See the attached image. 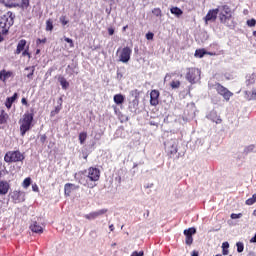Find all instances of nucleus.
<instances>
[{
    "label": "nucleus",
    "instance_id": "1",
    "mask_svg": "<svg viewBox=\"0 0 256 256\" xmlns=\"http://www.w3.org/2000/svg\"><path fill=\"white\" fill-rule=\"evenodd\" d=\"M35 117V109H31L30 112H26L22 119L19 120L20 124V135L21 137H25L27 131L31 129V125H33V118Z\"/></svg>",
    "mask_w": 256,
    "mask_h": 256
},
{
    "label": "nucleus",
    "instance_id": "2",
    "mask_svg": "<svg viewBox=\"0 0 256 256\" xmlns=\"http://www.w3.org/2000/svg\"><path fill=\"white\" fill-rule=\"evenodd\" d=\"M15 23V14L8 11L6 14L0 17V29L2 30V35H9V30L13 27Z\"/></svg>",
    "mask_w": 256,
    "mask_h": 256
},
{
    "label": "nucleus",
    "instance_id": "3",
    "mask_svg": "<svg viewBox=\"0 0 256 256\" xmlns=\"http://www.w3.org/2000/svg\"><path fill=\"white\" fill-rule=\"evenodd\" d=\"M5 163H19L25 161V154L19 150L8 151L4 156Z\"/></svg>",
    "mask_w": 256,
    "mask_h": 256
},
{
    "label": "nucleus",
    "instance_id": "4",
    "mask_svg": "<svg viewBox=\"0 0 256 256\" xmlns=\"http://www.w3.org/2000/svg\"><path fill=\"white\" fill-rule=\"evenodd\" d=\"M179 140L172 138L165 143V151L168 157L171 159L177 155L179 151Z\"/></svg>",
    "mask_w": 256,
    "mask_h": 256
},
{
    "label": "nucleus",
    "instance_id": "5",
    "mask_svg": "<svg viewBox=\"0 0 256 256\" xmlns=\"http://www.w3.org/2000/svg\"><path fill=\"white\" fill-rule=\"evenodd\" d=\"M186 71V80L191 83V85H195V83L201 80V70H199V68L190 67L187 68Z\"/></svg>",
    "mask_w": 256,
    "mask_h": 256
},
{
    "label": "nucleus",
    "instance_id": "6",
    "mask_svg": "<svg viewBox=\"0 0 256 256\" xmlns=\"http://www.w3.org/2000/svg\"><path fill=\"white\" fill-rule=\"evenodd\" d=\"M232 17L233 14L231 12V8H229L227 5L222 6L221 12L219 14L220 23H223V25H227L229 27V21H231Z\"/></svg>",
    "mask_w": 256,
    "mask_h": 256
},
{
    "label": "nucleus",
    "instance_id": "7",
    "mask_svg": "<svg viewBox=\"0 0 256 256\" xmlns=\"http://www.w3.org/2000/svg\"><path fill=\"white\" fill-rule=\"evenodd\" d=\"M214 89L216 90L218 95H221V97H223L225 101H230L231 97H233V92H231L225 86L221 85V83H216L214 85Z\"/></svg>",
    "mask_w": 256,
    "mask_h": 256
},
{
    "label": "nucleus",
    "instance_id": "8",
    "mask_svg": "<svg viewBox=\"0 0 256 256\" xmlns=\"http://www.w3.org/2000/svg\"><path fill=\"white\" fill-rule=\"evenodd\" d=\"M130 95L131 97H134V99L129 102L128 109L131 113H137V109H139V90H132Z\"/></svg>",
    "mask_w": 256,
    "mask_h": 256
},
{
    "label": "nucleus",
    "instance_id": "9",
    "mask_svg": "<svg viewBox=\"0 0 256 256\" xmlns=\"http://www.w3.org/2000/svg\"><path fill=\"white\" fill-rule=\"evenodd\" d=\"M86 173H87V170L78 172L77 181H78V183H80V185H83L84 187H87L88 189H93L94 187L97 186V184H94L93 182H91L89 180V178H87V175H85Z\"/></svg>",
    "mask_w": 256,
    "mask_h": 256
},
{
    "label": "nucleus",
    "instance_id": "10",
    "mask_svg": "<svg viewBox=\"0 0 256 256\" xmlns=\"http://www.w3.org/2000/svg\"><path fill=\"white\" fill-rule=\"evenodd\" d=\"M86 173L87 179L90 181V183H95L101 178V170L98 168L89 167L88 170H86Z\"/></svg>",
    "mask_w": 256,
    "mask_h": 256
},
{
    "label": "nucleus",
    "instance_id": "11",
    "mask_svg": "<svg viewBox=\"0 0 256 256\" xmlns=\"http://www.w3.org/2000/svg\"><path fill=\"white\" fill-rule=\"evenodd\" d=\"M117 53H119V61H121V63H129L133 50H131L129 47H124L122 49L119 48Z\"/></svg>",
    "mask_w": 256,
    "mask_h": 256
},
{
    "label": "nucleus",
    "instance_id": "12",
    "mask_svg": "<svg viewBox=\"0 0 256 256\" xmlns=\"http://www.w3.org/2000/svg\"><path fill=\"white\" fill-rule=\"evenodd\" d=\"M10 197L13 203H23L25 201V192L14 190L11 192Z\"/></svg>",
    "mask_w": 256,
    "mask_h": 256
},
{
    "label": "nucleus",
    "instance_id": "13",
    "mask_svg": "<svg viewBox=\"0 0 256 256\" xmlns=\"http://www.w3.org/2000/svg\"><path fill=\"white\" fill-rule=\"evenodd\" d=\"M159 97H161V93L159 92V90H151L150 105H152V107H157V105H159Z\"/></svg>",
    "mask_w": 256,
    "mask_h": 256
},
{
    "label": "nucleus",
    "instance_id": "14",
    "mask_svg": "<svg viewBox=\"0 0 256 256\" xmlns=\"http://www.w3.org/2000/svg\"><path fill=\"white\" fill-rule=\"evenodd\" d=\"M217 15H219L218 8L209 10L204 18L205 23L207 24L209 21H217Z\"/></svg>",
    "mask_w": 256,
    "mask_h": 256
},
{
    "label": "nucleus",
    "instance_id": "15",
    "mask_svg": "<svg viewBox=\"0 0 256 256\" xmlns=\"http://www.w3.org/2000/svg\"><path fill=\"white\" fill-rule=\"evenodd\" d=\"M79 189V186L78 185H75L73 183H66L64 185V195L66 197H70L71 196V193H73V191Z\"/></svg>",
    "mask_w": 256,
    "mask_h": 256
},
{
    "label": "nucleus",
    "instance_id": "16",
    "mask_svg": "<svg viewBox=\"0 0 256 256\" xmlns=\"http://www.w3.org/2000/svg\"><path fill=\"white\" fill-rule=\"evenodd\" d=\"M107 213V209H101L96 212H91L89 214H86L84 217L85 219H88L91 221L92 219H97V217H100V215H105Z\"/></svg>",
    "mask_w": 256,
    "mask_h": 256
},
{
    "label": "nucleus",
    "instance_id": "17",
    "mask_svg": "<svg viewBox=\"0 0 256 256\" xmlns=\"http://www.w3.org/2000/svg\"><path fill=\"white\" fill-rule=\"evenodd\" d=\"M9 189H11V184L6 180L0 181V195H7L9 193Z\"/></svg>",
    "mask_w": 256,
    "mask_h": 256
},
{
    "label": "nucleus",
    "instance_id": "18",
    "mask_svg": "<svg viewBox=\"0 0 256 256\" xmlns=\"http://www.w3.org/2000/svg\"><path fill=\"white\" fill-rule=\"evenodd\" d=\"M25 47H27V40L25 39L20 40L17 44L15 54L20 55V53H23V51L27 49Z\"/></svg>",
    "mask_w": 256,
    "mask_h": 256
},
{
    "label": "nucleus",
    "instance_id": "19",
    "mask_svg": "<svg viewBox=\"0 0 256 256\" xmlns=\"http://www.w3.org/2000/svg\"><path fill=\"white\" fill-rule=\"evenodd\" d=\"M13 77V72L7 71L5 69L0 71V81L7 83V79Z\"/></svg>",
    "mask_w": 256,
    "mask_h": 256
},
{
    "label": "nucleus",
    "instance_id": "20",
    "mask_svg": "<svg viewBox=\"0 0 256 256\" xmlns=\"http://www.w3.org/2000/svg\"><path fill=\"white\" fill-rule=\"evenodd\" d=\"M18 97H19V94L14 93L13 96L6 98L5 107H7L8 109H11V107H13V103L17 101Z\"/></svg>",
    "mask_w": 256,
    "mask_h": 256
},
{
    "label": "nucleus",
    "instance_id": "21",
    "mask_svg": "<svg viewBox=\"0 0 256 256\" xmlns=\"http://www.w3.org/2000/svg\"><path fill=\"white\" fill-rule=\"evenodd\" d=\"M244 95L247 101H256V88H253L252 91L246 90Z\"/></svg>",
    "mask_w": 256,
    "mask_h": 256
},
{
    "label": "nucleus",
    "instance_id": "22",
    "mask_svg": "<svg viewBox=\"0 0 256 256\" xmlns=\"http://www.w3.org/2000/svg\"><path fill=\"white\" fill-rule=\"evenodd\" d=\"M30 230L32 231V233H43V227L39 225L37 221L32 222V224L30 225Z\"/></svg>",
    "mask_w": 256,
    "mask_h": 256
},
{
    "label": "nucleus",
    "instance_id": "23",
    "mask_svg": "<svg viewBox=\"0 0 256 256\" xmlns=\"http://www.w3.org/2000/svg\"><path fill=\"white\" fill-rule=\"evenodd\" d=\"M9 121V114L5 110H0V125H7Z\"/></svg>",
    "mask_w": 256,
    "mask_h": 256
},
{
    "label": "nucleus",
    "instance_id": "24",
    "mask_svg": "<svg viewBox=\"0 0 256 256\" xmlns=\"http://www.w3.org/2000/svg\"><path fill=\"white\" fill-rule=\"evenodd\" d=\"M58 81H59L62 89H64V90L69 89V81H67V79L65 77H63L62 75H59Z\"/></svg>",
    "mask_w": 256,
    "mask_h": 256
},
{
    "label": "nucleus",
    "instance_id": "25",
    "mask_svg": "<svg viewBox=\"0 0 256 256\" xmlns=\"http://www.w3.org/2000/svg\"><path fill=\"white\" fill-rule=\"evenodd\" d=\"M210 119L213 121V123H216V125L223 123L221 116L217 115V112L210 113Z\"/></svg>",
    "mask_w": 256,
    "mask_h": 256
},
{
    "label": "nucleus",
    "instance_id": "26",
    "mask_svg": "<svg viewBox=\"0 0 256 256\" xmlns=\"http://www.w3.org/2000/svg\"><path fill=\"white\" fill-rule=\"evenodd\" d=\"M113 99L117 105H123L125 103V96L123 94H115Z\"/></svg>",
    "mask_w": 256,
    "mask_h": 256
},
{
    "label": "nucleus",
    "instance_id": "27",
    "mask_svg": "<svg viewBox=\"0 0 256 256\" xmlns=\"http://www.w3.org/2000/svg\"><path fill=\"white\" fill-rule=\"evenodd\" d=\"M25 71H29L26 74L27 79H33V75H35V66L26 67Z\"/></svg>",
    "mask_w": 256,
    "mask_h": 256
},
{
    "label": "nucleus",
    "instance_id": "28",
    "mask_svg": "<svg viewBox=\"0 0 256 256\" xmlns=\"http://www.w3.org/2000/svg\"><path fill=\"white\" fill-rule=\"evenodd\" d=\"M209 52L205 51V49H197L195 51L194 56L198 57L199 59H203V57H205V55H208Z\"/></svg>",
    "mask_w": 256,
    "mask_h": 256
},
{
    "label": "nucleus",
    "instance_id": "29",
    "mask_svg": "<svg viewBox=\"0 0 256 256\" xmlns=\"http://www.w3.org/2000/svg\"><path fill=\"white\" fill-rule=\"evenodd\" d=\"M170 12L172 13V15H176V17H180V15L183 13V10H181V8L179 7H173L170 9Z\"/></svg>",
    "mask_w": 256,
    "mask_h": 256
},
{
    "label": "nucleus",
    "instance_id": "30",
    "mask_svg": "<svg viewBox=\"0 0 256 256\" xmlns=\"http://www.w3.org/2000/svg\"><path fill=\"white\" fill-rule=\"evenodd\" d=\"M195 233H197V229H195V228H188V229L184 230L185 236L193 237V235H195Z\"/></svg>",
    "mask_w": 256,
    "mask_h": 256
},
{
    "label": "nucleus",
    "instance_id": "31",
    "mask_svg": "<svg viewBox=\"0 0 256 256\" xmlns=\"http://www.w3.org/2000/svg\"><path fill=\"white\" fill-rule=\"evenodd\" d=\"M79 141H80V145L85 144V141H87V132H81L79 134Z\"/></svg>",
    "mask_w": 256,
    "mask_h": 256
},
{
    "label": "nucleus",
    "instance_id": "32",
    "mask_svg": "<svg viewBox=\"0 0 256 256\" xmlns=\"http://www.w3.org/2000/svg\"><path fill=\"white\" fill-rule=\"evenodd\" d=\"M222 254L229 255V242H224L222 244Z\"/></svg>",
    "mask_w": 256,
    "mask_h": 256
},
{
    "label": "nucleus",
    "instance_id": "33",
    "mask_svg": "<svg viewBox=\"0 0 256 256\" xmlns=\"http://www.w3.org/2000/svg\"><path fill=\"white\" fill-rule=\"evenodd\" d=\"M170 87H171V89H179V87H181V81H179V80H173V81L170 83Z\"/></svg>",
    "mask_w": 256,
    "mask_h": 256
},
{
    "label": "nucleus",
    "instance_id": "34",
    "mask_svg": "<svg viewBox=\"0 0 256 256\" xmlns=\"http://www.w3.org/2000/svg\"><path fill=\"white\" fill-rule=\"evenodd\" d=\"M152 13L155 17H163V12L161 11V8H154L152 10Z\"/></svg>",
    "mask_w": 256,
    "mask_h": 256
},
{
    "label": "nucleus",
    "instance_id": "35",
    "mask_svg": "<svg viewBox=\"0 0 256 256\" xmlns=\"http://www.w3.org/2000/svg\"><path fill=\"white\" fill-rule=\"evenodd\" d=\"M236 247H237L238 253H243V251L245 249V245L243 244V242H237Z\"/></svg>",
    "mask_w": 256,
    "mask_h": 256
},
{
    "label": "nucleus",
    "instance_id": "36",
    "mask_svg": "<svg viewBox=\"0 0 256 256\" xmlns=\"http://www.w3.org/2000/svg\"><path fill=\"white\" fill-rule=\"evenodd\" d=\"M46 31H53V20L48 19L46 21Z\"/></svg>",
    "mask_w": 256,
    "mask_h": 256
},
{
    "label": "nucleus",
    "instance_id": "37",
    "mask_svg": "<svg viewBox=\"0 0 256 256\" xmlns=\"http://www.w3.org/2000/svg\"><path fill=\"white\" fill-rule=\"evenodd\" d=\"M256 203V194H253L251 198L246 200V205H254Z\"/></svg>",
    "mask_w": 256,
    "mask_h": 256
},
{
    "label": "nucleus",
    "instance_id": "38",
    "mask_svg": "<svg viewBox=\"0 0 256 256\" xmlns=\"http://www.w3.org/2000/svg\"><path fill=\"white\" fill-rule=\"evenodd\" d=\"M22 57H28V59H31V54L29 53V46H27L26 49L22 51Z\"/></svg>",
    "mask_w": 256,
    "mask_h": 256
},
{
    "label": "nucleus",
    "instance_id": "39",
    "mask_svg": "<svg viewBox=\"0 0 256 256\" xmlns=\"http://www.w3.org/2000/svg\"><path fill=\"white\" fill-rule=\"evenodd\" d=\"M31 185V178H26L23 181V187H25V189H27V187H29Z\"/></svg>",
    "mask_w": 256,
    "mask_h": 256
},
{
    "label": "nucleus",
    "instance_id": "40",
    "mask_svg": "<svg viewBox=\"0 0 256 256\" xmlns=\"http://www.w3.org/2000/svg\"><path fill=\"white\" fill-rule=\"evenodd\" d=\"M20 7L22 9H27V7H29V0H22L21 4H20Z\"/></svg>",
    "mask_w": 256,
    "mask_h": 256
},
{
    "label": "nucleus",
    "instance_id": "41",
    "mask_svg": "<svg viewBox=\"0 0 256 256\" xmlns=\"http://www.w3.org/2000/svg\"><path fill=\"white\" fill-rule=\"evenodd\" d=\"M60 23L65 27V25L69 23V20H67V16H61Z\"/></svg>",
    "mask_w": 256,
    "mask_h": 256
},
{
    "label": "nucleus",
    "instance_id": "42",
    "mask_svg": "<svg viewBox=\"0 0 256 256\" xmlns=\"http://www.w3.org/2000/svg\"><path fill=\"white\" fill-rule=\"evenodd\" d=\"M185 243L186 245H193V236H185Z\"/></svg>",
    "mask_w": 256,
    "mask_h": 256
},
{
    "label": "nucleus",
    "instance_id": "43",
    "mask_svg": "<svg viewBox=\"0 0 256 256\" xmlns=\"http://www.w3.org/2000/svg\"><path fill=\"white\" fill-rule=\"evenodd\" d=\"M64 41H66V43H69L70 48L75 47V44L73 43V39L65 37Z\"/></svg>",
    "mask_w": 256,
    "mask_h": 256
},
{
    "label": "nucleus",
    "instance_id": "44",
    "mask_svg": "<svg viewBox=\"0 0 256 256\" xmlns=\"http://www.w3.org/2000/svg\"><path fill=\"white\" fill-rule=\"evenodd\" d=\"M247 25L248 27H255L256 25V20L255 19H250V20H247Z\"/></svg>",
    "mask_w": 256,
    "mask_h": 256
},
{
    "label": "nucleus",
    "instance_id": "45",
    "mask_svg": "<svg viewBox=\"0 0 256 256\" xmlns=\"http://www.w3.org/2000/svg\"><path fill=\"white\" fill-rule=\"evenodd\" d=\"M153 37H155V34H153V32H148V33L146 34V39H147L148 41H153Z\"/></svg>",
    "mask_w": 256,
    "mask_h": 256
},
{
    "label": "nucleus",
    "instance_id": "46",
    "mask_svg": "<svg viewBox=\"0 0 256 256\" xmlns=\"http://www.w3.org/2000/svg\"><path fill=\"white\" fill-rule=\"evenodd\" d=\"M230 217H231V219H241V217H243V214H241V213H239V214L232 213Z\"/></svg>",
    "mask_w": 256,
    "mask_h": 256
},
{
    "label": "nucleus",
    "instance_id": "47",
    "mask_svg": "<svg viewBox=\"0 0 256 256\" xmlns=\"http://www.w3.org/2000/svg\"><path fill=\"white\" fill-rule=\"evenodd\" d=\"M40 142L42 143V145H45V143L47 142V135L45 134L41 135Z\"/></svg>",
    "mask_w": 256,
    "mask_h": 256
},
{
    "label": "nucleus",
    "instance_id": "48",
    "mask_svg": "<svg viewBox=\"0 0 256 256\" xmlns=\"http://www.w3.org/2000/svg\"><path fill=\"white\" fill-rule=\"evenodd\" d=\"M144 255H145V252L143 251H140V252L134 251L131 254V256H144Z\"/></svg>",
    "mask_w": 256,
    "mask_h": 256
},
{
    "label": "nucleus",
    "instance_id": "49",
    "mask_svg": "<svg viewBox=\"0 0 256 256\" xmlns=\"http://www.w3.org/2000/svg\"><path fill=\"white\" fill-rule=\"evenodd\" d=\"M40 43H47V38H43V39L38 38V39L36 40V45H39Z\"/></svg>",
    "mask_w": 256,
    "mask_h": 256
},
{
    "label": "nucleus",
    "instance_id": "50",
    "mask_svg": "<svg viewBox=\"0 0 256 256\" xmlns=\"http://www.w3.org/2000/svg\"><path fill=\"white\" fill-rule=\"evenodd\" d=\"M61 111V106H57L54 111L51 112V115H57Z\"/></svg>",
    "mask_w": 256,
    "mask_h": 256
},
{
    "label": "nucleus",
    "instance_id": "51",
    "mask_svg": "<svg viewBox=\"0 0 256 256\" xmlns=\"http://www.w3.org/2000/svg\"><path fill=\"white\" fill-rule=\"evenodd\" d=\"M21 103L22 105H25V107H29V102H27V98H22Z\"/></svg>",
    "mask_w": 256,
    "mask_h": 256
},
{
    "label": "nucleus",
    "instance_id": "52",
    "mask_svg": "<svg viewBox=\"0 0 256 256\" xmlns=\"http://www.w3.org/2000/svg\"><path fill=\"white\" fill-rule=\"evenodd\" d=\"M108 34H109V35H115V29H113V28H108Z\"/></svg>",
    "mask_w": 256,
    "mask_h": 256
},
{
    "label": "nucleus",
    "instance_id": "53",
    "mask_svg": "<svg viewBox=\"0 0 256 256\" xmlns=\"http://www.w3.org/2000/svg\"><path fill=\"white\" fill-rule=\"evenodd\" d=\"M5 41V37H3V32L2 30L0 31V43H3Z\"/></svg>",
    "mask_w": 256,
    "mask_h": 256
},
{
    "label": "nucleus",
    "instance_id": "54",
    "mask_svg": "<svg viewBox=\"0 0 256 256\" xmlns=\"http://www.w3.org/2000/svg\"><path fill=\"white\" fill-rule=\"evenodd\" d=\"M32 189H33V191H35V192L39 191V187L37 186V184L33 185V186H32Z\"/></svg>",
    "mask_w": 256,
    "mask_h": 256
},
{
    "label": "nucleus",
    "instance_id": "55",
    "mask_svg": "<svg viewBox=\"0 0 256 256\" xmlns=\"http://www.w3.org/2000/svg\"><path fill=\"white\" fill-rule=\"evenodd\" d=\"M250 242L251 243H256V233H255V236L253 238H251Z\"/></svg>",
    "mask_w": 256,
    "mask_h": 256
},
{
    "label": "nucleus",
    "instance_id": "56",
    "mask_svg": "<svg viewBox=\"0 0 256 256\" xmlns=\"http://www.w3.org/2000/svg\"><path fill=\"white\" fill-rule=\"evenodd\" d=\"M191 256H199V252H197V251L194 250V251L192 252V255H191Z\"/></svg>",
    "mask_w": 256,
    "mask_h": 256
},
{
    "label": "nucleus",
    "instance_id": "57",
    "mask_svg": "<svg viewBox=\"0 0 256 256\" xmlns=\"http://www.w3.org/2000/svg\"><path fill=\"white\" fill-rule=\"evenodd\" d=\"M109 229H110V231H115V226H114L113 224H111V225L109 226Z\"/></svg>",
    "mask_w": 256,
    "mask_h": 256
},
{
    "label": "nucleus",
    "instance_id": "58",
    "mask_svg": "<svg viewBox=\"0 0 256 256\" xmlns=\"http://www.w3.org/2000/svg\"><path fill=\"white\" fill-rule=\"evenodd\" d=\"M167 79H171V75L170 74H166L164 81H167Z\"/></svg>",
    "mask_w": 256,
    "mask_h": 256
},
{
    "label": "nucleus",
    "instance_id": "59",
    "mask_svg": "<svg viewBox=\"0 0 256 256\" xmlns=\"http://www.w3.org/2000/svg\"><path fill=\"white\" fill-rule=\"evenodd\" d=\"M6 7H8L9 9H11L12 7H15V5H13V4H6Z\"/></svg>",
    "mask_w": 256,
    "mask_h": 256
},
{
    "label": "nucleus",
    "instance_id": "60",
    "mask_svg": "<svg viewBox=\"0 0 256 256\" xmlns=\"http://www.w3.org/2000/svg\"><path fill=\"white\" fill-rule=\"evenodd\" d=\"M248 149H250V151H253V149H255V145H250Z\"/></svg>",
    "mask_w": 256,
    "mask_h": 256
},
{
    "label": "nucleus",
    "instance_id": "61",
    "mask_svg": "<svg viewBox=\"0 0 256 256\" xmlns=\"http://www.w3.org/2000/svg\"><path fill=\"white\" fill-rule=\"evenodd\" d=\"M39 53H41V49L36 50V55H39Z\"/></svg>",
    "mask_w": 256,
    "mask_h": 256
},
{
    "label": "nucleus",
    "instance_id": "62",
    "mask_svg": "<svg viewBox=\"0 0 256 256\" xmlns=\"http://www.w3.org/2000/svg\"><path fill=\"white\" fill-rule=\"evenodd\" d=\"M128 27H129L128 25L124 26V27H123V31H127V28H128Z\"/></svg>",
    "mask_w": 256,
    "mask_h": 256
},
{
    "label": "nucleus",
    "instance_id": "63",
    "mask_svg": "<svg viewBox=\"0 0 256 256\" xmlns=\"http://www.w3.org/2000/svg\"><path fill=\"white\" fill-rule=\"evenodd\" d=\"M254 37H256V31L254 32Z\"/></svg>",
    "mask_w": 256,
    "mask_h": 256
},
{
    "label": "nucleus",
    "instance_id": "64",
    "mask_svg": "<svg viewBox=\"0 0 256 256\" xmlns=\"http://www.w3.org/2000/svg\"><path fill=\"white\" fill-rule=\"evenodd\" d=\"M254 215H256V210H254Z\"/></svg>",
    "mask_w": 256,
    "mask_h": 256
}]
</instances>
